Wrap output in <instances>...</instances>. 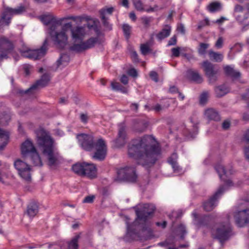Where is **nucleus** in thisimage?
Listing matches in <instances>:
<instances>
[{"instance_id": "0eeeda50", "label": "nucleus", "mask_w": 249, "mask_h": 249, "mask_svg": "<svg viewBox=\"0 0 249 249\" xmlns=\"http://www.w3.org/2000/svg\"><path fill=\"white\" fill-rule=\"evenodd\" d=\"M201 66L209 83H214L218 80L220 74L219 68L208 60L203 62Z\"/></svg>"}, {"instance_id": "6e6d98bb", "label": "nucleus", "mask_w": 249, "mask_h": 249, "mask_svg": "<svg viewBox=\"0 0 249 249\" xmlns=\"http://www.w3.org/2000/svg\"><path fill=\"white\" fill-rule=\"evenodd\" d=\"M134 4L137 10L142 11L143 10L142 4L139 0H136L134 1Z\"/></svg>"}, {"instance_id": "338daca9", "label": "nucleus", "mask_w": 249, "mask_h": 249, "mask_svg": "<svg viewBox=\"0 0 249 249\" xmlns=\"http://www.w3.org/2000/svg\"><path fill=\"white\" fill-rule=\"evenodd\" d=\"M142 23L146 26L149 25V24L151 21L150 18L143 17L142 18Z\"/></svg>"}, {"instance_id": "9b49d317", "label": "nucleus", "mask_w": 249, "mask_h": 249, "mask_svg": "<svg viewBox=\"0 0 249 249\" xmlns=\"http://www.w3.org/2000/svg\"><path fill=\"white\" fill-rule=\"evenodd\" d=\"M50 75L49 73H44L42 75L41 78L37 80L36 83L33 85L30 88L25 90H19L18 93L21 95L33 94L34 90L38 87H44L47 86L50 81Z\"/></svg>"}, {"instance_id": "e2e57ef3", "label": "nucleus", "mask_w": 249, "mask_h": 249, "mask_svg": "<svg viewBox=\"0 0 249 249\" xmlns=\"http://www.w3.org/2000/svg\"><path fill=\"white\" fill-rule=\"evenodd\" d=\"M244 153L245 158L249 161V143L248 145L245 146Z\"/></svg>"}, {"instance_id": "393cba45", "label": "nucleus", "mask_w": 249, "mask_h": 249, "mask_svg": "<svg viewBox=\"0 0 249 249\" xmlns=\"http://www.w3.org/2000/svg\"><path fill=\"white\" fill-rule=\"evenodd\" d=\"M204 114L206 117L209 120L218 121L220 119L218 112L213 108L206 109L205 111Z\"/></svg>"}, {"instance_id": "a878e982", "label": "nucleus", "mask_w": 249, "mask_h": 249, "mask_svg": "<svg viewBox=\"0 0 249 249\" xmlns=\"http://www.w3.org/2000/svg\"><path fill=\"white\" fill-rule=\"evenodd\" d=\"M38 212V206L35 202H31L27 206L26 213L30 217H34Z\"/></svg>"}, {"instance_id": "ddd939ff", "label": "nucleus", "mask_w": 249, "mask_h": 249, "mask_svg": "<svg viewBox=\"0 0 249 249\" xmlns=\"http://www.w3.org/2000/svg\"><path fill=\"white\" fill-rule=\"evenodd\" d=\"M98 41V37H91L86 41L82 42L80 41V43H74L73 45L70 47V49L71 51L77 53L82 52L93 47Z\"/></svg>"}, {"instance_id": "4c0bfd02", "label": "nucleus", "mask_w": 249, "mask_h": 249, "mask_svg": "<svg viewBox=\"0 0 249 249\" xmlns=\"http://www.w3.org/2000/svg\"><path fill=\"white\" fill-rule=\"evenodd\" d=\"M41 21L45 25H49L55 19L54 17L50 15H43L40 17Z\"/></svg>"}, {"instance_id": "1a4fd4ad", "label": "nucleus", "mask_w": 249, "mask_h": 249, "mask_svg": "<svg viewBox=\"0 0 249 249\" xmlns=\"http://www.w3.org/2000/svg\"><path fill=\"white\" fill-rule=\"evenodd\" d=\"M14 48L12 41L4 36L0 37V64L4 59L9 58V54L13 51Z\"/></svg>"}, {"instance_id": "49530a36", "label": "nucleus", "mask_w": 249, "mask_h": 249, "mask_svg": "<svg viewBox=\"0 0 249 249\" xmlns=\"http://www.w3.org/2000/svg\"><path fill=\"white\" fill-rule=\"evenodd\" d=\"M198 132V127L197 124H193V132H191L189 131V133L187 135V137H190L191 138H194L195 136L197 134Z\"/></svg>"}, {"instance_id": "5701e85b", "label": "nucleus", "mask_w": 249, "mask_h": 249, "mask_svg": "<svg viewBox=\"0 0 249 249\" xmlns=\"http://www.w3.org/2000/svg\"><path fill=\"white\" fill-rule=\"evenodd\" d=\"M226 75L230 76L234 79H237L241 76V73L235 70L231 66L227 65L223 68Z\"/></svg>"}, {"instance_id": "f03ea898", "label": "nucleus", "mask_w": 249, "mask_h": 249, "mask_svg": "<svg viewBox=\"0 0 249 249\" xmlns=\"http://www.w3.org/2000/svg\"><path fill=\"white\" fill-rule=\"evenodd\" d=\"M77 139L81 147L85 150L91 151L96 150L93 158L99 160L105 159L107 152V146L103 139H99L96 142L92 135L81 133L77 135Z\"/></svg>"}, {"instance_id": "052dcab7", "label": "nucleus", "mask_w": 249, "mask_h": 249, "mask_svg": "<svg viewBox=\"0 0 249 249\" xmlns=\"http://www.w3.org/2000/svg\"><path fill=\"white\" fill-rule=\"evenodd\" d=\"M72 28H73L72 27L71 23V22L67 23L64 24L63 25L61 31H64V32H65V33H66V31L68 29H70L71 30Z\"/></svg>"}, {"instance_id": "39448f33", "label": "nucleus", "mask_w": 249, "mask_h": 249, "mask_svg": "<svg viewBox=\"0 0 249 249\" xmlns=\"http://www.w3.org/2000/svg\"><path fill=\"white\" fill-rule=\"evenodd\" d=\"M73 172L81 176L93 178L96 176V168L94 164L87 162L77 163L72 167Z\"/></svg>"}, {"instance_id": "09e8293b", "label": "nucleus", "mask_w": 249, "mask_h": 249, "mask_svg": "<svg viewBox=\"0 0 249 249\" xmlns=\"http://www.w3.org/2000/svg\"><path fill=\"white\" fill-rule=\"evenodd\" d=\"M141 51L142 53L145 55L150 51V48L146 44H142L141 45Z\"/></svg>"}, {"instance_id": "aec40b11", "label": "nucleus", "mask_w": 249, "mask_h": 249, "mask_svg": "<svg viewBox=\"0 0 249 249\" xmlns=\"http://www.w3.org/2000/svg\"><path fill=\"white\" fill-rule=\"evenodd\" d=\"M85 34V30L83 27L77 26L71 29L72 40L74 42L82 41Z\"/></svg>"}, {"instance_id": "680f3d73", "label": "nucleus", "mask_w": 249, "mask_h": 249, "mask_svg": "<svg viewBox=\"0 0 249 249\" xmlns=\"http://www.w3.org/2000/svg\"><path fill=\"white\" fill-rule=\"evenodd\" d=\"M31 69L32 66L29 64H25L24 65L23 69L26 75H28L30 74V70Z\"/></svg>"}, {"instance_id": "b1692460", "label": "nucleus", "mask_w": 249, "mask_h": 249, "mask_svg": "<svg viewBox=\"0 0 249 249\" xmlns=\"http://www.w3.org/2000/svg\"><path fill=\"white\" fill-rule=\"evenodd\" d=\"M187 77L192 81L196 83H201L203 82V78L197 71L188 70L187 72Z\"/></svg>"}, {"instance_id": "0e129e2a", "label": "nucleus", "mask_w": 249, "mask_h": 249, "mask_svg": "<svg viewBox=\"0 0 249 249\" xmlns=\"http://www.w3.org/2000/svg\"><path fill=\"white\" fill-rule=\"evenodd\" d=\"M121 82L124 85H127L128 82V77L125 74H123L120 79Z\"/></svg>"}, {"instance_id": "3c124183", "label": "nucleus", "mask_w": 249, "mask_h": 249, "mask_svg": "<svg viewBox=\"0 0 249 249\" xmlns=\"http://www.w3.org/2000/svg\"><path fill=\"white\" fill-rule=\"evenodd\" d=\"M209 24V21L208 18H205V19L200 21L197 25V28L199 30L201 29L204 27L206 25H208Z\"/></svg>"}, {"instance_id": "58836bf2", "label": "nucleus", "mask_w": 249, "mask_h": 249, "mask_svg": "<svg viewBox=\"0 0 249 249\" xmlns=\"http://www.w3.org/2000/svg\"><path fill=\"white\" fill-rule=\"evenodd\" d=\"M221 4L218 2H213L211 3L208 6L209 10L211 12H215L219 11L221 9Z\"/></svg>"}, {"instance_id": "a18cd8bd", "label": "nucleus", "mask_w": 249, "mask_h": 249, "mask_svg": "<svg viewBox=\"0 0 249 249\" xmlns=\"http://www.w3.org/2000/svg\"><path fill=\"white\" fill-rule=\"evenodd\" d=\"M178 230L181 233L180 239H184V236L187 233L185 226L183 224H180L178 227Z\"/></svg>"}, {"instance_id": "c9c22d12", "label": "nucleus", "mask_w": 249, "mask_h": 249, "mask_svg": "<svg viewBox=\"0 0 249 249\" xmlns=\"http://www.w3.org/2000/svg\"><path fill=\"white\" fill-rule=\"evenodd\" d=\"M99 12L104 26L109 30H111V25L108 22V18L106 17V11L104 10H100Z\"/></svg>"}, {"instance_id": "bb28decb", "label": "nucleus", "mask_w": 249, "mask_h": 249, "mask_svg": "<svg viewBox=\"0 0 249 249\" xmlns=\"http://www.w3.org/2000/svg\"><path fill=\"white\" fill-rule=\"evenodd\" d=\"M28 156H29L30 160L32 161L33 164H34V165L39 166H41L42 165V162L40 157L36 150Z\"/></svg>"}, {"instance_id": "4d7b16f0", "label": "nucleus", "mask_w": 249, "mask_h": 249, "mask_svg": "<svg viewBox=\"0 0 249 249\" xmlns=\"http://www.w3.org/2000/svg\"><path fill=\"white\" fill-rule=\"evenodd\" d=\"M180 48L178 47L177 48H173L171 49V52L172 53V55L175 57H178L180 54Z\"/></svg>"}, {"instance_id": "13d9d810", "label": "nucleus", "mask_w": 249, "mask_h": 249, "mask_svg": "<svg viewBox=\"0 0 249 249\" xmlns=\"http://www.w3.org/2000/svg\"><path fill=\"white\" fill-rule=\"evenodd\" d=\"M150 78L154 81L157 82L158 81V73L154 71H152L150 72L149 74Z\"/></svg>"}, {"instance_id": "e433bc0d", "label": "nucleus", "mask_w": 249, "mask_h": 249, "mask_svg": "<svg viewBox=\"0 0 249 249\" xmlns=\"http://www.w3.org/2000/svg\"><path fill=\"white\" fill-rule=\"evenodd\" d=\"M80 238V235H77L74 237L68 243V249H78V241Z\"/></svg>"}, {"instance_id": "c03bdc74", "label": "nucleus", "mask_w": 249, "mask_h": 249, "mask_svg": "<svg viewBox=\"0 0 249 249\" xmlns=\"http://www.w3.org/2000/svg\"><path fill=\"white\" fill-rule=\"evenodd\" d=\"M131 27L128 24H124L123 26V30L126 38H128L130 36Z\"/></svg>"}, {"instance_id": "6e6552de", "label": "nucleus", "mask_w": 249, "mask_h": 249, "mask_svg": "<svg viewBox=\"0 0 249 249\" xmlns=\"http://www.w3.org/2000/svg\"><path fill=\"white\" fill-rule=\"evenodd\" d=\"M117 178L119 180L134 183L136 182L138 178L136 169L133 166H125L121 168L117 171Z\"/></svg>"}, {"instance_id": "5fc2aeb1", "label": "nucleus", "mask_w": 249, "mask_h": 249, "mask_svg": "<svg viewBox=\"0 0 249 249\" xmlns=\"http://www.w3.org/2000/svg\"><path fill=\"white\" fill-rule=\"evenodd\" d=\"M224 40L222 37H218L215 42V47L217 49H221L223 47Z\"/></svg>"}, {"instance_id": "2f4dec72", "label": "nucleus", "mask_w": 249, "mask_h": 249, "mask_svg": "<svg viewBox=\"0 0 249 249\" xmlns=\"http://www.w3.org/2000/svg\"><path fill=\"white\" fill-rule=\"evenodd\" d=\"M70 60L69 56L65 53L62 54L60 58L56 61L57 68H59L60 66H62L63 67L68 65Z\"/></svg>"}, {"instance_id": "37998d69", "label": "nucleus", "mask_w": 249, "mask_h": 249, "mask_svg": "<svg viewBox=\"0 0 249 249\" xmlns=\"http://www.w3.org/2000/svg\"><path fill=\"white\" fill-rule=\"evenodd\" d=\"M61 20L60 21L53 22L51 23V25L50 27V32L49 34L50 36H51V33H53V34H55V33H58L56 32L55 30L57 28V27L58 25L61 24Z\"/></svg>"}, {"instance_id": "6ab92c4d", "label": "nucleus", "mask_w": 249, "mask_h": 249, "mask_svg": "<svg viewBox=\"0 0 249 249\" xmlns=\"http://www.w3.org/2000/svg\"><path fill=\"white\" fill-rule=\"evenodd\" d=\"M214 168L218 174L220 178L224 181L225 184L228 186H231L232 185V182L229 179L225 178V177L227 178L229 175L231 174V171H227L221 164H217L215 165Z\"/></svg>"}, {"instance_id": "cd10ccee", "label": "nucleus", "mask_w": 249, "mask_h": 249, "mask_svg": "<svg viewBox=\"0 0 249 249\" xmlns=\"http://www.w3.org/2000/svg\"><path fill=\"white\" fill-rule=\"evenodd\" d=\"M178 156L176 153H173L168 159V162L172 165V168L175 172H179L180 168L178 166L177 160Z\"/></svg>"}, {"instance_id": "72a5a7b5", "label": "nucleus", "mask_w": 249, "mask_h": 249, "mask_svg": "<svg viewBox=\"0 0 249 249\" xmlns=\"http://www.w3.org/2000/svg\"><path fill=\"white\" fill-rule=\"evenodd\" d=\"M111 87L113 90L120 91L123 93H127L128 89L126 88L121 85L119 83L116 82H112Z\"/></svg>"}, {"instance_id": "9d476101", "label": "nucleus", "mask_w": 249, "mask_h": 249, "mask_svg": "<svg viewBox=\"0 0 249 249\" xmlns=\"http://www.w3.org/2000/svg\"><path fill=\"white\" fill-rule=\"evenodd\" d=\"M231 231L229 223H222L217 226L215 231H213L212 234L214 238L222 242L228 239Z\"/></svg>"}, {"instance_id": "dca6fc26", "label": "nucleus", "mask_w": 249, "mask_h": 249, "mask_svg": "<svg viewBox=\"0 0 249 249\" xmlns=\"http://www.w3.org/2000/svg\"><path fill=\"white\" fill-rule=\"evenodd\" d=\"M51 38L54 44L59 48H64L67 44L68 36L64 31H61L54 35L52 33Z\"/></svg>"}, {"instance_id": "79ce46f5", "label": "nucleus", "mask_w": 249, "mask_h": 249, "mask_svg": "<svg viewBox=\"0 0 249 249\" xmlns=\"http://www.w3.org/2000/svg\"><path fill=\"white\" fill-rule=\"evenodd\" d=\"M209 93L207 91L203 92L200 96L199 103L201 105H204L207 102L209 98Z\"/></svg>"}, {"instance_id": "ea45409f", "label": "nucleus", "mask_w": 249, "mask_h": 249, "mask_svg": "<svg viewBox=\"0 0 249 249\" xmlns=\"http://www.w3.org/2000/svg\"><path fill=\"white\" fill-rule=\"evenodd\" d=\"M208 43H201L198 48V53L200 55H204L206 53V50L209 47Z\"/></svg>"}, {"instance_id": "864d4df0", "label": "nucleus", "mask_w": 249, "mask_h": 249, "mask_svg": "<svg viewBox=\"0 0 249 249\" xmlns=\"http://www.w3.org/2000/svg\"><path fill=\"white\" fill-rule=\"evenodd\" d=\"M95 199L94 195L88 196L85 197L83 200V203H91L93 202Z\"/></svg>"}, {"instance_id": "f3484780", "label": "nucleus", "mask_w": 249, "mask_h": 249, "mask_svg": "<svg viewBox=\"0 0 249 249\" xmlns=\"http://www.w3.org/2000/svg\"><path fill=\"white\" fill-rule=\"evenodd\" d=\"M234 218L239 227H243L249 222V209L239 211L235 213Z\"/></svg>"}, {"instance_id": "4468645a", "label": "nucleus", "mask_w": 249, "mask_h": 249, "mask_svg": "<svg viewBox=\"0 0 249 249\" xmlns=\"http://www.w3.org/2000/svg\"><path fill=\"white\" fill-rule=\"evenodd\" d=\"M225 190L224 185H221L215 194L203 204L204 209L206 211H212L217 205V199L222 195Z\"/></svg>"}, {"instance_id": "c756f323", "label": "nucleus", "mask_w": 249, "mask_h": 249, "mask_svg": "<svg viewBox=\"0 0 249 249\" xmlns=\"http://www.w3.org/2000/svg\"><path fill=\"white\" fill-rule=\"evenodd\" d=\"M170 33L171 27L168 25H166L165 27L156 35V36L159 40H161L169 36Z\"/></svg>"}, {"instance_id": "de8ad7c7", "label": "nucleus", "mask_w": 249, "mask_h": 249, "mask_svg": "<svg viewBox=\"0 0 249 249\" xmlns=\"http://www.w3.org/2000/svg\"><path fill=\"white\" fill-rule=\"evenodd\" d=\"M242 48V46L239 43L235 44L233 47L231 48L230 52L228 54V56L230 57V53H232V51H235L236 52H239L241 51Z\"/></svg>"}, {"instance_id": "423d86ee", "label": "nucleus", "mask_w": 249, "mask_h": 249, "mask_svg": "<svg viewBox=\"0 0 249 249\" xmlns=\"http://www.w3.org/2000/svg\"><path fill=\"white\" fill-rule=\"evenodd\" d=\"M48 40L46 39L40 49L31 50L27 47H23L19 49L21 55L24 57L33 59H39L43 57L47 50Z\"/></svg>"}, {"instance_id": "bf43d9fd", "label": "nucleus", "mask_w": 249, "mask_h": 249, "mask_svg": "<svg viewBox=\"0 0 249 249\" xmlns=\"http://www.w3.org/2000/svg\"><path fill=\"white\" fill-rule=\"evenodd\" d=\"M127 73L129 75L133 77H136L137 76V71L136 69L134 68L129 69L127 71Z\"/></svg>"}, {"instance_id": "412c9836", "label": "nucleus", "mask_w": 249, "mask_h": 249, "mask_svg": "<svg viewBox=\"0 0 249 249\" xmlns=\"http://www.w3.org/2000/svg\"><path fill=\"white\" fill-rule=\"evenodd\" d=\"M36 150L33 143L28 140L25 141L22 144L21 151L23 157H27Z\"/></svg>"}, {"instance_id": "c85d7f7f", "label": "nucleus", "mask_w": 249, "mask_h": 249, "mask_svg": "<svg viewBox=\"0 0 249 249\" xmlns=\"http://www.w3.org/2000/svg\"><path fill=\"white\" fill-rule=\"evenodd\" d=\"M8 140V133L4 130L0 129V150L7 144Z\"/></svg>"}, {"instance_id": "8fccbe9b", "label": "nucleus", "mask_w": 249, "mask_h": 249, "mask_svg": "<svg viewBox=\"0 0 249 249\" xmlns=\"http://www.w3.org/2000/svg\"><path fill=\"white\" fill-rule=\"evenodd\" d=\"M139 126V128H137L136 126H135L134 130L136 132L142 133L145 131L147 127V124L146 123H142V124H140Z\"/></svg>"}, {"instance_id": "f8f14e48", "label": "nucleus", "mask_w": 249, "mask_h": 249, "mask_svg": "<svg viewBox=\"0 0 249 249\" xmlns=\"http://www.w3.org/2000/svg\"><path fill=\"white\" fill-rule=\"evenodd\" d=\"M14 166L22 178L27 181L31 180V168L28 164L21 160L18 159L15 161Z\"/></svg>"}, {"instance_id": "603ef678", "label": "nucleus", "mask_w": 249, "mask_h": 249, "mask_svg": "<svg viewBox=\"0 0 249 249\" xmlns=\"http://www.w3.org/2000/svg\"><path fill=\"white\" fill-rule=\"evenodd\" d=\"M243 11H244V7L242 6H241L239 4H236L235 6V7L234 9L233 14H234V15H237L238 14L243 13Z\"/></svg>"}, {"instance_id": "f257e3e1", "label": "nucleus", "mask_w": 249, "mask_h": 249, "mask_svg": "<svg viewBox=\"0 0 249 249\" xmlns=\"http://www.w3.org/2000/svg\"><path fill=\"white\" fill-rule=\"evenodd\" d=\"M160 154V148L151 136L133 140L128 145L130 157L137 159L143 166L150 167L154 164Z\"/></svg>"}, {"instance_id": "f704fd0d", "label": "nucleus", "mask_w": 249, "mask_h": 249, "mask_svg": "<svg viewBox=\"0 0 249 249\" xmlns=\"http://www.w3.org/2000/svg\"><path fill=\"white\" fill-rule=\"evenodd\" d=\"M6 9L12 17L14 15L20 14L25 11V7L23 6H20L14 9L10 7H7Z\"/></svg>"}, {"instance_id": "7ed1b4c3", "label": "nucleus", "mask_w": 249, "mask_h": 249, "mask_svg": "<svg viewBox=\"0 0 249 249\" xmlns=\"http://www.w3.org/2000/svg\"><path fill=\"white\" fill-rule=\"evenodd\" d=\"M37 142L42 149L43 155L46 157L49 166H55L59 163L60 156L55 148L54 142L50 136L42 132L37 137Z\"/></svg>"}, {"instance_id": "a211bd4d", "label": "nucleus", "mask_w": 249, "mask_h": 249, "mask_svg": "<svg viewBox=\"0 0 249 249\" xmlns=\"http://www.w3.org/2000/svg\"><path fill=\"white\" fill-rule=\"evenodd\" d=\"M192 215L195 224L199 227H209L213 221L212 218L210 215H203L200 217L196 211L193 212Z\"/></svg>"}, {"instance_id": "69168bd1", "label": "nucleus", "mask_w": 249, "mask_h": 249, "mask_svg": "<svg viewBox=\"0 0 249 249\" xmlns=\"http://www.w3.org/2000/svg\"><path fill=\"white\" fill-rule=\"evenodd\" d=\"M177 37L174 36L168 41V46L175 45L177 44Z\"/></svg>"}, {"instance_id": "a19ab883", "label": "nucleus", "mask_w": 249, "mask_h": 249, "mask_svg": "<svg viewBox=\"0 0 249 249\" xmlns=\"http://www.w3.org/2000/svg\"><path fill=\"white\" fill-rule=\"evenodd\" d=\"M234 16L236 20L240 23H243L248 18V14L247 13H242Z\"/></svg>"}, {"instance_id": "20e7f679", "label": "nucleus", "mask_w": 249, "mask_h": 249, "mask_svg": "<svg viewBox=\"0 0 249 249\" xmlns=\"http://www.w3.org/2000/svg\"><path fill=\"white\" fill-rule=\"evenodd\" d=\"M155 207L149 204H145L143 205L142 209H137L135 211L137 215V218L133 224L134 226H138L142 230L143 235H145V239H150L153 237V232L152 230L149 227L147 221L149 216L153 213L155 210Z\"/></svg>"}, {"instance_id": "2eb2a0df", "label": "nucleus", "mask_w": 249, "mask_h": 249, "mask_svg": "<svg viewBox=\"0 0 249 249\" xmlns=\"http://www.w3.org/2000/svg\"><path fill=\"white\" fill-rule=\"evenodd\" d=\"M118 132L117 138L113 141L114 145L117 148L124 146L126 142V127L124 124L118 125Z\"/></svg>"}, {"instance_id": "7c9ffc66", "label": "nucleus", "mask_w": 249, "mask_h": 249, "mask_svg": "<svg viewBox=\"0 0 249 249\" xmlns=\"http://www.w3.org/2000/svg\"><path fill=\"white\" fill-rule=\"evenodd\" d=\"M209 56L211 60L217 62H220L223 59V55L222 53L215 52L213 50L209 51Z\"/></svg>"}, {"instance_id": "4be33fe9", "label": "nucleus", "mask_w": 249, "mask_h": 249, "mask_svg": "<svg viewBox=\"0 0 249 249\" xmlns=\"http://www.w3.org/2000/svg\"><path fill=\"white\" fill-rule=\"evenodd\" d=\"M12 18V17L5 8L0 16V29L5 26H9L11 23Z\"/></svg>"}, {"instance_id": "774afa93", "label": "nucleus", "mask_w": 249, "mask_h": 249, "mask_svg": "<svg viewBox=\"0 0 249 249\" xmlns=\"http://www.w3.org/2000/svg\"><path fill=\"white\" fill-rule=\"evenodd\" d=\"M243 140L247 143H249V129H248L244 133Z\"/></svg>"}, {"instance_id": "473e14b6", "label": "nucleus", "mask_w": 249, "mask_h": 249, "mask_svg": "<svg viewBox=\"0 0 249 249\" xmlns=\"http://www.w3.org/2000/svg\"><path fill=\"white\" fill-rule=\"evenodd\" d=\"M217 97H221L226 95L229 92L228 89L225 85L217 86L214 89Z\"/></svg>"}]
</instances>
